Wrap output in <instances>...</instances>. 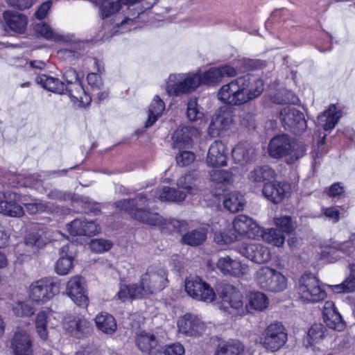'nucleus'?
Masks as SVG:
<instances>
[{"label":"nucleus","instance_id":"58","mask_svg":"<svg viewBox=\"0 0 355 355\" xmlns=\"http://www.w3.org/2000/svg\"><path fill=\"white\" fill-rule=\"evenodd\" d=\"M307 336L311 344L318 343L324 336V328L321 324H315L309 329Z\"/></svg>","mask_w":355,"mask_h":355},{"label":"nucleus","instance_id":"7","mask_svg":"<svg viewBox=\"0 0 355 355\" xmlns=\"http://www.w3.org/2000/svg\"><path fill=\"white\" fill-rule=\"evenodd\" d=\"M255 281L263 289L282 292L287 287V279L280 272L267 266L259 268L255 273Z\"/></svg>","mask_w":355,"mask_h":355},{"label":"nucleus","instance_id":"31","mask_svg":"<svg viewBox=\"0 0 355 355\" xmlns=\"http://www.w3.org/2000/svg\"><path fill=\"white\" fill-rule=\"evenodd\" d=\"M199 175L197 172L193 171L182 175L177 181L179 188L184 189L187 194L196 195L199 189Z\"/></svg>","mask_w":355,"mask_h":355},{"label":"nucleus","instance_id":"9","mask_svg":"<svg viewBox=\"0 0 355 355\" xmlns=\"http://www.w3.org/2000/svg\"><path fill=\"white\" fill-rule=\"evenodd\" d=\"M287 340L286 328L281 322H274L266 328L260 337L259 343L267 350L276 352L286 343Z\"/></svg>","mask_w":355,"mask_h":355},{"label":"nucleus","instance_id":"30","mask_svg":"<svg viewBox=\"0 0 355 355\" xmlns=\"http://www.w3.org/2000/svg\"><path fill=\"white\" fill-rule=\"evenodd\" d=\"M155 198L161 201L182 202L185 200L187 193L169 187H162L153 191Z\"/></svg>","mask_w":355,"mask_h":355},{"label":"nucleus","instance_id":"24","mask_svg":"<svg viewBox=\"0 0 355 355\" xmlns=\"http://www.w3.org/2000/svg\"><path fill=\"white\" fill-rule=\"evenodd\" d=\"M227 153L225 144L220 141H215L209 147L207 156V164L213 167L227 164Z\"/></svg>","mask_w":355,"mask_h":355},{"label":"nucleus","instance_id":"59","mask_svg":"<svg viewBox=\"0 0 355 355\" xmlns=\"http://www.w3.org/2000/svg\"><path fill=\"white\" fill-rule=\"evenodd\" d=\"M13 313L17 316H31L35 311L32 306L25 302H17L12 308Z\"/></svg>","mask_w":355,"mask_h":355},{"label":"nucleus","instance_id":"17","mask_svg":"<svg viewBox=\"0 0 355 355\" xmlns=\"http://www.w3.org/2000/svg\"><path fill=\"white\" fill-rule=\"evenodd\" d=\"M233 230L239 236L254 238L259 233V227L257 223L246 215L237 216L232 222Z\"/></svg>","mask_w":355,"mask_h":355},{"label":"nucleus","instance_id":"2","mask_svg":"<svg viewBox=\"0 0 355 355\" xmlns=\"http://www.w3.org/2000/svg\"><path fill=\"white\" fill-rule=\"evenodd\" d=\"M250 85L248 75L234 79L220 88L217 93L218 99L227 105H243L258 97L263 91V83L261 80H256L251 88H249Z\"/></svg>","mask_w":355,"mask_h":355},{"label":"nucleus","instance_id":"49","mask_svg":"<svg viewBox=\"0 0 355 355\" xmlns=\"http://www.w3.org/2000/svg\"><path fill=\"white\" fill-rule=\"evenodd\" d=\"M120 0H105L100 7V15L103 19L112 17L121 7Z\"/></svg>","mask_w":355,"mask_h":355},{"label":"nucleus","instance_id":"13","mask_svg":"<svg viewBox=\"0 0 355 355\" xmlns=\"http://www.w3.org/2000/svg\"><path fill=\"white\" fill-rule=\"evenodd\" d=\"M66 291L72 301L79 306H88L87 282L85 278L75 275L67 284Z\"/></svg>","mask_w":355,"mask_h":355},{"label":"nucleus","instance_id":"62","mask_svg":"<svg viewBox=\"0 0 355 355\" xmlns=\"http://www.w3.org/2000/svg\"><path fill=\"white\" fill-rule=\"evenodd\" d=\"M241 124L249 130H253L256 127V121L253 113L247 112L241 115Z\"/></svg>","mask_w":355,"mask_h":355},{"label":"nucleus","instance_id":"14","mask_svg":"<svg viewBox=\"0 0 355 355\" xmlns=\"http://www.w3.org/2000/svg\"><path fill=\"white\" fill-rule=\"evenodd\" d=\"M178 331L184 336L198 338L207 333V327L197 315L186 313L178 321Z\"/></svg>","mask_w":355,"mask_h":355},{"label":"nucleus","instance_id":"56","mask_svg":"<svg viewBox=\"0 0 355 355\" xmlns=\"http://www.w3.org/2000/svg\"><path fill=\"white\" fill-rule=\"evenodd\" d=\"M275 224L282 230V232L292 233L295 229V225L291 216H280L274 218Z\"/></svg>","mask_w":355,"mask_h":355},{"label":"nucleus","instance_id":"64","mask_svg":"<svg viewBox=\"0 0 355 355\" xmlns=\"http://www.w3.org/2000/svg\"><path fill=\"white\" fill-rule=\"evenodd\" d=\"M184 348L180 343H173L168 345L164 349V355H183Z\"/></svg>","mask_w":355,"mask_h":355},{"label":"nucleus","instance_id":"6","mask_svg":"<svg viewBox=\"0 0 355 355\" xmlns=\"http://www.w3.org/2000/svg\"><path fill=\"white\" fill-rule=\"evenodd\" d=\"M60 283L53 277H43L30 285L29 297L37 304H44L60 292Z\"/></svg>","mask_w":355,"mask_h":355},{"label":"nucleus","instance_id":"12","mask_svg":"<svg viewBox=\"0 0 355 355\" xmlns=\"http://www.w3.org/2000/svg\"><path fill=\"white\" fill-rule=\"evenodd\" d=\"M279 119L285 129L295 135L302 133L306 128L303 113L293 107H283L280 111Z\"/></svg>","mask_w":355,"mask_h":355},{"label":"nucleus","instance_id":"10","mask_svg":"<svg viewBox=\"0 0 355 355\" xmlns=\"http://www.w3.org/2000/svg\"><path fill=\"white\" fill-rule=\"evenodd\" d=\"M63 79L66 83L65 91L69 92L73 103L79 107H85L89 104V96L80 82L76 71L72 69L66 70Z\"/></svg>","mask_w":355,"mask_h":355},{"label":"nucleus","instance_id":"34","mask_svg":"<svg viewBox=\"0 0 355 355\" xmlns=\"http://www.w3.org/2000/svg\"><path fill=\"white\" fill-rule=\"evenodd\" d=\"M340 117V112L332 104L318 116V123L324 130L328 131L334 128Z\"/></svg>","mask_w":355,"mask_h":355},{"label":"nucleus","instance_id":"54","mask_svg":"<svg viewBox=\"0 0 355 355\" xmlns=\"http://www.w3.org/2000/svg\"><path fill=\"white\" fill-rule=\"evenodd\" d=\"M214 241L218 244H227L239 239L237 234L233 229L224 230L223 231L216 232L214 234Z\"/></svg>","mask_w":355,"mask_h":355},{"label":"nucleus","instance_id":"46","mask_svg":"<svg viewBox=\"0 0 355 355\" xmlns=\"http://www.w3.org/2000/svg\"><path fill=\"white\" fill-rule=\"evenodd\" d=\"M263 240L274 246L280 247L285 242V236L283 232L276 228H270L262 234Z\"/></svg>","mask_w":355,"mask_h":355},{"label":"nucleus","instance_id":"41","mask_svg":"<svg viewBox=\"0 0 355 355\" xmlns=\"http://www.w3.org/2000/svg\"><path fill=\"white\" fill-rule=\"evenodd\" d=\"M269 304L268 297L261 292H252L249 295L248 304L246 305L247 309L262 311L265 310Z\"/></svg>","mask_w":355,"mask_h":355},{"label":"nucleus","instance_id":"51","mask_svg":"<svg viewBox=\"0 0 355 355\" xmlns=\"http://www.w3.org/2000/svg\"><path fill=\"white\" fill-rule=\"evenodd\" d=\"M218 67H211L202 74H198L200 84L211 85L218 83L222 79Z\"/></svg>","mask_w":355,"mask_h":355},{"label":"nucleus","instance_id":"22","mask_svg":"<svg viewBox=\"0 0 355 355\" xmlns=\"http://www.w3.org/2000/svg\"><path fill=\"white\" fill-rule=\"evenodd\" d=\"M233 112L230 107L224 106L219 108L210 123V132L214 134V131L228 128L233 122Z\"/></svg>","mask_w":355,"mask_h":355},{"label":"nucleus","instance_id":"60","mask_svg":"<svg viewBox=\"0 0 355 355\" xmlns=\"http://www.w3.org/2000/svg\"><path fill=\"white\" fill-rule=\"evenodd\" d=\"M195 159V154L193 152L187 150L179 153L175 157L177 164L182 167L191 164L194 162Z\"/></svg>","mask_w":355,"mask_h":355},{"label":"nucleus","instance_id":"1","mask_svg":"<svg viewBox=\"0 0 355 355\" xmlns=\"http://www.w3.org/2000/svg\"><path fill=\"white\" fill-rule=\"evenodd\" d=\"M147 203L146 197L139 193L132 199H124L115 202L116 207L126 211L130 216L142 223L157 226L162 231L179 232L183 223L174 218H164L159 213L146 208H137Z\"/></svg>","mask_w":355,"mask_h":355},{"label":"nucleus","instance_id":"8","mask_svg":"<svg viewBox=\"0 0 355 355\" xmlns=\"http://www.w3.org/2000/svg\"><path fill=\"white\" fill-rule=\"evenodd\" d=\"M200 85V80L195 74H171L166 85V91L170 96H180L193 92Z\"/></svg>","mask_w":355,"mask_h":355},{"label":"nucleus","instance_id":"38","mask_svg":"<svg viewBox=\"0 0 355 355\" xmlns=\"http://www.w3.org/2000/svg\"><path fill=\"white\" fill-rule=\"evenodd\" d=\"M95 322L97 328L106 334H113L117 329L114 318L107 313H101L96 315Z\"/></svg>","mask_w":355,"mask_h":355},{"label":"nucleus","instance_id":"42","mask_svg":"<svg viewBox=\"0 0 355 355\" xmlns=\"http://www.w3.org/2000/svg\"><path fill=\"white\" fill-rule=\"evenodd\" d=\"M137 347L143 352L149 354L157 345L155 336L145 331L141 332L136 338Z\"/></svg>","mask_w":355,"mask_h":355},{"label":"nucleus","instance_id":"20","mask_svg":"<svg viewBox=\"0 0 355 355\" xmlns=\"http://www.w3.org/2000/svg\"><path fill=\"white\" fill-rule=\"evenodd\" d=\"M92 62L94 69L93 71H90V82L94 80L92 86V94L96 96L99 101H103L106 99L109 95L107 90L104 89L101 91L103 83L100 74L104 71V65L101 60L96 58H93Z\"/></svg>","mask_w":355,"mask_h":355},{"label":"nucleus","instance_id":"4","mask_svg":"<svg viewBox=\"0 0 355 355\" xmlns=\"http://www.w3.org/2000/svg\"><path fill=\"white\" fill-rule=\"evenodd\" d=\"M167 283L166 271L161 268L151 266L141 276L140 283L137 284L141 298L164 289Z\"/></svg>","mask_w":355,"mask_h":355},{"label":"nucleus","instance_id":"23","mask_svg":"<svg viewBox=\"0 0 355 355\" xmlns=\"http://www.w3.org/2000/svg\"><path fill=\"white\" fill-rule=\"evenodd\" d=\"M216 268L224 275L240 276L247 273L248 268L230 256L220 257L216 263Z\"/></svg>","mask_w":355,"mask_h":355},{"label":"nucleus","instance_id":"45","mask_svg":"<svg viewBox=\"0 0 355 355\" xmlns=\"http://www.w3.org/2000/svg\"><path fill=\"white\" fill-rule=\"evenodd\" d=\"M207 238V232L205 230H195L186 233L182 238L184 244L191 246H197L202 244Z\"/></svg>","mask_w":355,"mask_h":355},{"label":"nucleus","instance_id":"63","mask_svg":"<svg viewBox=\"0 0 355 355\" xmlns=\"http://www.w3.org/2000/svg\"><path fill=\"white\" fill-rule=\"evenodd\" d=\"M52 6L51 0H48L42 3L37 10L35 12L34 16L39 20L44 19L48 15Z\"/></svg>","mask_w":355,"mask_h":355},{"label":"nucleus","instance_id":"16","mask_svg":"<svg viewBox=\"0 0 355 355\" xmlns=\"http://www.w3.org/2000/svg\"><path fill=\"white\" fill-rule=\"evenodd\" d=\"M14 355H33V345L30 334L24 329H18L10 342Z\"/></svg>","mask_w":355,"mask_h":355},{"label":"nucleus","instance_id":"52","mask_svg":"<svg viewBox=\"0 0 355 355\" xmlns=\"http://www.w3.org/2000/svg\"><path fill=\"white\" fill-rule=\"evenodd\" d=\"M209 180L216 184L230 183L233 180V175L226 170L214 168L209 172Z\"/></svg>","mask_w":355,"mask_h":355},{"label":"nucleus","instance_id":"18","mask_svg":"<svg viewBox=\"0 0 355 355\" xmlns=\"http://www.w3.org/2000/svg\"><path fill=\"white\" fill-rule=\"evenodd\" d=\"M200 135L199 129L193 126H180L173 134V146L175 148L189 147L193 138Z\"/></svg>","mask_w":355,"mask_h":355},{"label":"nucleus","instance_id":"25","mask_svg":"<svg viewBox=\"0 0 355 355\" xmlns=\"http://www.w3.org/2000/svg\"><path fill=\"white\" fill-rule=\"evenodd\" d=\"M73 244L64 245L59 250L60 258L55 263V272L60 275L69 274L73 267L74 256L70 249L73 248Z\"/></svg>","mask_w":355,"mask_h":355},{"label":"nucleus","instance_id":"5","mask_svg":"<svg viewBox=\"0 0 355 355\" xmlns=\"http://www.w3.org/2000/svg\"><path fill=\"white\" fill-rule=\"evenodd\" d=\"M298 298L304 303H315L326 297V292L319 280L311 274H304L295 286Z\"/></svg>","mask_w":355,"mask_h":355},{"label":"nucleus","instance_id":"28","mask_svg":"<svg viewBox=\"0 0 355 355\" xmlns=\"http://www.w3.org/2000/svg\"><path fill=\"white\" fill-rule=\"evenodd\" d=\"M34 30L37 35L49 41L55 42H69L71 41L72 36L60 33L53 30L46 23L40 22L36 24L34 26Z\"/></svg>","mask_w":355,"mask_h":355},{"label":"nucleus","instance_id":"53","mask_svg":"<svg viewBox=\"0 0 355 355\" xmlns=\"http://www.w3.org/2000/svg\"><path fill=\"white\" fill-rule=\"evenodd\" d=\"M271 101L277 104L295 103L297 101L296 96L286 89H281L270 96Z\"/></svg>","mask_w":355,"mask_h":355},{"label":"nucleus","instance_id":"48","mask_svg":"<svg viewBox=\"0 0 355 355\" xmlns=\"http://www.w3.org/2000/svg\"><path fill=\"white\" fill-rule=\"evenodd\" d=\"M85 48V43L78 42L74 44L70 49H64L58 51L59 58L64 60L78 59L83 55V51Z\"/></svg>","mask_w":355,"mask_h":355},{"label":"nucleus","instance_id":"37","mask_svg":"<svg viewBox=\"0 0 355 355\" xmlns=\"http://www.w3.org/2000/svg\"><path fill=\"white\" fill-rule=\"evenodd\" d=\"M36 82L44 89L52 92L62 94L65 92V83L57 78L42 74L36 78Z\"/></svg>","mask_w":355,"mask_h":355},{"label":"nucleus","instance_id":"21","mask_svg":"<svg viewBox=\"0 0 355 355\" xmlns=\"http://www.w3.org/2000/svg\"><path fill=\"white\" fill-rule=\"evenodd\" d=\"M323 321L330 329L340 331L345 327L340 314L332 301H326L322 309Z\"/></svg>","mask_w":355,"mask_h":355},{"label":"nucleus","instance_id":"61","mask_svg":"<svg viewBox=\"0 0 355 355\" xmlns=\"http://www.w3.org/2000/svg\"><path fill=\"white\" fill-rule=\"evenodd\" d=\"M25 243L26 245L42 248L46 242L38 232H31L26 235Z\"/></svg>","mask_w":355,"mask_h":355},{"label":"nucleus","instance_id":"55","mask_svg":"<svg viewBox=\"0 0 355 355\" xmlns=\"http://www.w3.org/2000/svg\"><path fill=\"white\" fill-rule=\"evenodd\" d=\"M187 117L191 121H202L203 113L198 107L197 100L191 98L187 103Z\"/></svg>","mask_w":355,"mask_h":355},{"label":"nucleus","instance_id":"40","mask_svg":"<svg viewBox=\"0 0 355 355\" xmlns=\"http://www.w3.org/2000/svg\"><path fill=\"white\" fill-rule=\"evenodd\" d=\"M49 311L42 310L39 311L35 319V327L37 336L42 340H46L49 338L48 317Z\"/></svg>","mask_w":355,"mask_h":355},{"label":"nucleus","instance_id":"43","mask_svg":"<svg viewBox=\"0 0 355 355\" xmlns=\"http://www.w3.org/2000/svg\"><path fill=\"white\" fill-rule=\"evenodd\" d=\"M243 195L239 192H232L225 196L223 200L224 207L231 212H237L242 210L244 205Z\"/></svg>","mask_w":355,"mask_h":355},{"label":"nucleus","instance_id":"39","mask_svg":"<svg viewBox=\"0 0 355 355\" xmlns=\"http://www.w3.org/2000/svg\"><path fill=\"white\" fill-rule=\"evenodd\" d=\"M164 109L165 104L164 101L158 96H155L149 106L148 118L145 123V127L152 126L161 116Z\"/></svg>","mask_w":355,"mask_h":355},{"label":"nucleus","instance_id":"32","mask_svg":"<svg viewBox=\"0 0 355 355\" xmlns=\"http://www.w3.org/2000/svg\"><path fill=\"white\" fill-rule=\"evenodd\" d=\"M220 296L223 302L227 303L234 309H239L243 306L241 293L230 284L223 286Z\"/></svg>","mask_w":355,"mask_h":355},{"label":"nucleus","instance_id":"11","mask_svg":"<svg viewBox=\"0 0 355 355\" xmlns=\"http://www.w3.org/2000/svg\"><path fill=\"white\" fill-rule=\"evenodd\" d=\"M184 286L187 294L196 300L211 302L216 298L214 289L198 277L187 278Z\"/></svg>","mask_w":355,"mask_h":355},{"label":"nucleus","instance_id":"35","mask_svg":"<svg viewBox=\"0 0 355 355\" xmlns=\"http://www.w3.org/2000/svg\"><path fill=\"white\" fill-rule=\"evenodd\" d=\"M244 345L237 340L222 341L218 343L214 355H243Z\"/></svg>","mask_w":355,"mask_h":355},{"label":"nucleus","instance_id":"57","mask_svg":"<svg viewBox=\"0 0 355 355\" xmlns=\"http://www.w3.org/2000/svg\"><path fill=\"white\" fill-rule=\"evenodd\" d=\"M112 247V243L105 239H95L90 240V251L102 253L109 250Z\"/></svg>","mask_w":355,"mask_h":355},{"label":"nucleus","instance_id":"36","mask_svg":"<svg viewBox=\"0 0 355 355\" xmlns=\"http://www.w3.org/2000/svg\"><path fill=\"white\" fill-rule=\"evenodd\" d=\"M275 178V171L268 166H257L248 174L249 180L255 184L266 183L272 181Z\"/></svg>","mask_w":355,"mask_h":355},{"label":"nucleus","instance_id":"33","mask_svg":"<svg viewBox=\"0 0 355 355\" xmlns=\"http://www.w3.org/2000/svg\"><path fill=\"white\" fill-rule=\"evenodd\" d=\"M63 327L70 334L80 337L87 329V320L78 315H69L64 318Z\"/></svg>","mask_w":355,"mask_h":355},{"label":"nucleus","instance_id":"29","mask_svg":"<svg viewBox=\"0 0 355 355\" xmlns=\"http://www.w3.org/2000/svg\"><path fill=\"white\" fill-rule=\"evenodd\" d=\"M288 186L281 182H268L264 184L262 189L263 195L275 204L280 202L285 197Z\"/></svg>","mask_w":355,"mask_h":355},{"label":"nucleus","instance_id":"15","mask_svg":"<svg viewBox=\"0 0 355 355\" xmlns=\"http://www.w3.org/2000/svg\"><path fill=\"white\" fill-rule=\"evenodd\" d=\"M21 195L15 191H3L0 196V214L13 218H19L24 214L21 202Z\"/></svg>","mask_w":355,"mask_h":355},{"label":"nucleus","instance_id":"27","mask_svg":"<svg viewBox=\"0 0 355 355\" xmlns=\"http://www.w3.org/2000/svg\"><path fill=\"white\" fill-rule=\"evenodd\" d=\"M255 148L248 143L243 142L237 144L232 150V157L234 161L240 164H249L256 159Z\"/></svg>","mask_w":355,"mask_h":355},{"label":"nucleus","instance_id":"47","mask_svg":"<svg viewBox=\"0 0 355 355\" xmlns=\"http://www.w3.org/2000/svg\"><path fill=\"white\" fill-rule=\"evenodd\" d=\"M89 222L86 218H77L67 224V230L71 236H85L89 230Z\"/></svg>","mask_w":355,"mask_h":355},{"label":"nucleus","instance_id":"19","mask_svg":"<svg viewBox=\"0 0 355 355\" xmlns=\"http://www.w3.org/2000/svg\"><path fill=\"white\" fill-rule=\"evenodd\" d=\"M240 253L257 263H263L270 259L269 249L260 243H250L240 250Z\"/></svg>","mask_w":355,"mask_h":355},{"label":"nucleus","instance_id":"44","mask_svg":"<svg viewBox=\"0 0 355 355\" xmlns=\"http://www.w3.org/2000/svg\"><path fill=\"white\" fill-rule=\"evenodd\" d=\"M38 177L35 175H30L28 177H24L23 175H10L8 178V184L10 187H33L36 185L35 182L38 181Z\"/></svg>","mask_w":355,"mask_h":355},{"label":"nucleus","instance_id":"3","mask_svg":"<svg viewBox=\"0 0 355 355\" xmlns=\"http://www.w3.org/2000/svg\"><path fill=\"white\" fill-rule=\"evenodd\" d=\"M306 150L307 146L305 144L285 134L274 137L270 141L268 148L270 157L275 159L285 158L288 164H292L302 158Z\"/></svg>","mask_w":355,"mask_h":355},{"label":"nucleus","instance_id":"26","mask_svg":"<svg viewBox=\"0 0 355 355\" xmlns=\"http://www.w3.org/2000/svg\"><path fill=\"white\" fill-rule=\"evenodd\" d=\"M6 26L12 32L23 34L27 28L28 18L21 13L6 10L3 12Z\"/></svg>","mask_w":355,"mask_h":355},{"label":"nucleus","instance_id":"50","mask_svg":"<svg viewBox=\"0 0 355 355\" xmlns=\"http://www.w3.org/2000/svg\"><path fill=\"white\" fill-rule=\"evenodd\" d=\"M138 291L137 284H132L130 286L123 285L120 287L117 297L122 302H125L129 299L141 298L140 293H137Z\"/></svg>","mask_w":355,"mask_h":355}]
</instances>
